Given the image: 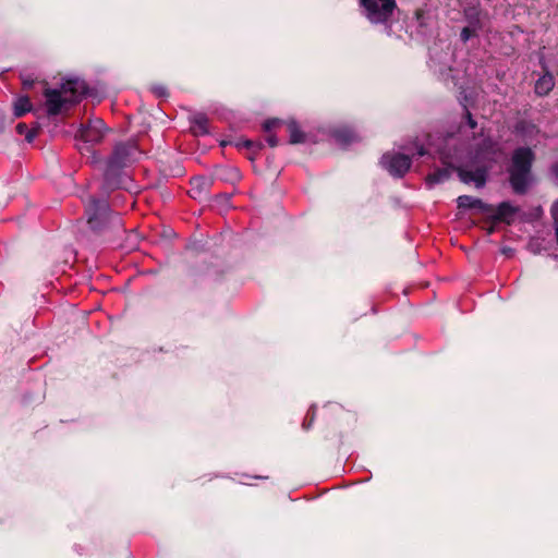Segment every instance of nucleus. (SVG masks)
Segmentation results:
<instances>
[{
  "label": "nucleus",
  "mask_w": 558,
  "mask_h": 558,
  "mask_svg": "<svg viewBox=\"0 0 558 558\" xmlns=\"http://www.w3.org/2000/svg\"><path fill=\"white\" fill-rule=\"evenodd\" d=\"M87 223L94 231H100L105 222L110 218V210L105 199L90 197L87 206Z\"/></svg>",
  "instance_id": "3"
},
{
  "label": "nucleus",
  "mask_w": 558,
  "mask_h": 558,
  "mask_svg": "<svg viewBox=\"0 0 558 558\" xmlns=\"http://www.w3.org/2000/svg\"><path fill=\"white\" fill-rule=\"evenodd\" d=\"M489 154L490 153L487 151V150H485V151L481 150V151L477 153L476 158L477 159H488L489 158Z\"/></svg>",
  "instance_id": "21"
},
{
  "label": "nucleus",
  "mask_w": 558,
  "mask_h": 558,
  "mask_svg": "<svg viewBox=\"0 0 558 558\" xmlns=\"http://www.w3.org/2000/svg\"><path fill=\"white\" fill-rule=\"evenodd\" d=\"M458 174L462 182L474 183L476 187H482L486 181V169L485 168H477L474 171L459 168Z\"/></svg>",
  "instance_id": "7"
},
{
  "label": "nucleus",
  "mask_w": 558,
  "mask_h": 558,
  "mask_svg": "<svg viewBox=\"0 0 558 558\" xmlns=\"http://www.w3.org/2000/svg\"><path fill=\"white\" fill-rule=\"evenodd\" d=\"M333 136L341 145H347L355 140V135L349 130H338L333 133Z\"/></svg>",
  "instance_id": "16"
},
{
  "label": "nucleus",
  "mask_w": 558,
  "mask_h": 558,
  "mask_svg": "<svg viewBox=\"0 0 558 558\" xmlns=\"http://www.w3.org/2000/svg\"><path fill=\"white\" fill-rule=\"evenodd\" d=\"M533 158L530 148H519L513 154L510 182L517 193H523L527 186Z\"/></svg>",
  "instance_id": "2"
},
{
  "label": "nucleus",
  "mask_w": 558,
  "mask_h": 558,
  "mask_svg": "<svg viewBox=\"0 0 558 558\" xmlns=\"http://www.w3.org/2000/svg\"><path fill=\"white\" fill-rule=\"evenodd\" d=\"M107 129L105 128V123L101 119H93L88 122V124L82 128L80 134L81 137L86 143L97 144L102 141Z\"/></svg>",
  "instance_id": "6"
},
{
  "label": "nucleus",
  "mask_w": 558,
  "mask_h": 558,
  "mask_svg": "<svg viewBox=\"0 0 558 558\" xmlns=\"http://www.w3.org/2000/svg\"><path fill=\"white\" fill-rule=\"evenodd\" d=\"M458 206L460 208H474L477 207L483 211L487 210V207L483 204V202L478 198H474L472 196L462 195L458 198Z\"/></svg>",
  "instance_id": "12"
},
{
  "label": "nucleus",
  "mask_w": 558,
  "mask_h": 558,
  "mask_svg": "<svg viewBox=\"0 0 558 558\" xmlns=\"http://www.w3.org/2000/svg\"><path fill=\"white\" fill-rule=\"evenodd\" d=\"M192 183V196L196 197L203 192H206L210 185V181L206 178L198 177L191 181Z\"/></svg>",
  "instance_id": "14"
},
{
  "label": "nucleus",
  "mask_w": 558,
  "mask_h": 558,
  "mask_svg": "<svg viewBox=\"0 0 558 558\" xmlns=\"http://www.w3.org/2000/svg\"><path fill=\"white\" fill-rule=\"evenodd\" d=\"M32 110H33V106L27 96H21L15 100V102H14V116L15 117H22L26 112H29Z\"/></svg>",
  "instance_id": "13"
},
{
  "label": "nucleus",
  "mask_w": 558,
  "mask_h": 558,
  "mask_svg": "<svg viewBox=\"0 0 558 558\" xmlns=\"http://www.w3.org/2000/svg\"><path fill=\"white\" fill-rule=\"evenodd\" d=\"M554 87V77L550 74L541 76L535 83L536 94L543 96L547 95Z\"/></svg>",
  "instance_id": "11"
},
{
  "label": "nucleus",
  "mask_w": 558,
  "mask_h": 558,
  "mask_svg": "<svg viewBox=\"0 0 558 558\" xmlns=\"http://www.w3.org/2000/svg\"><path fill=\"white\" fill-rule=\"evenodd\" d=\"M363 14L372 23L385 22L393 12L396 2H361Z\"/></svg>",
  "instance_id": "5"
},
{
  "label": "nucleus",
  "mask_w": 558,
  "mask_h": 558,
  "mask_svg": "<svg viewBox=\"0 0 558 558\" xmlns=\"http://www.w3.org/2000/svg\"><path fill=\"white\" fill-rule=\"evenodd\" d=\"M112 220H113L114 222H117V223H119V222H120V220H119V218H118V217H113V218H112Z\"/></svg>",
  "instance_id": "30"
},
{
  "label": "nucleus",
  "mask_w": 558,
  "mask_h": 558,
  "mask_svg": "<svg viewBox=\"0 0 558 558\" xmlns=\"http://www.w3.org/2000/svg\"><path fill=\"white\" fill-rule=\"evenodd\" d=\"M252 142L251 141H243V142H238L236 143V146L238 147H241V146H245V147H251L252 146Z\"/></svg>",
  "instance_id": "22"
},
{
  "label": "nucleus",
  "mask_w": 558,
  "mask_h": 558,
  "mask_svg": "<svg viewBox=\"0 0 558 558\" xmlns=\"http://www.w3.org/2000/svg\"><path fill=\"white\" fill-rule=\"evenodd\" d=\"M281 123H282V121L279 120V119H271V120H267L264 123L263 128H264V130L266 132H269L272 128H275V126H277V125L281 124Z\"/></svg>",
  "instance_id": "19"
},
{
  "label": "nucleus",
  "mask_w": 558,
  "mask_h": 558,
  "mask_svg": "<svg viewBox=\"0 0 558 558\" xmlns=\"http://www.w3.org/2000/svg\"><path fill=\"white\" fill-rule=\"evenodd\" d=\"M450 175V171L448 169L437 170L436 172L429 174L427 177L428 184H436L446 181Z\"/></svg>",
  "instance_id": "18"
},
{
  "label": "nucleus",
  "mask_w": 558,
  "mask_h": 558,
  "mask_svg": "<svg viewBox=\"0 0 558 558\" xmlns=\"http://www.w3.org/2000/svg\"><path fill=\"white\" fill-rule=\"evenodd\" d=\"M34 81L33 80H23V85L24 87L28 88L33 85Z\"/></svg>",
  "instance_id": "25"
},
{
  "label": "nucleus",
  "mask_w": 558,
  "mask_h": 558,
  "mask_svg": "<svg viewBox=\"0 0 558 558\" xmlns=\"http://www.w3.org/2000/svg\"><path fill=\"white\" fill-rule=\"evenodd\" d=\"M484 144H485L486 149H493V147H494V144L492 141H485Z\"/></svg>",
  "instance_id": "27"
},
{
  "label": "nucleus",
  "mask_w": 558,
  "mask_h": 558,
  "mask_svg": "<svg viewBox=\"0 0 558 558\" xmlns=\"http://www.w3.org/2000/svg\"><path fill=\"white\" fill-rule=\"evenodd\" d=\"M424 154H425L424 149H423V148H421V149L418 150V155L423 156Z\"/></svg>",
  "instance_id": "29"
},
{
  "label": "nucleus",
  "mask_w": 558,
  "mask_h": 558,
  "mask_svg": "<svg viewBox=\"0 0 558 558\" xmlns=\"http://www.w3.org/2000/svg\"><path fill=\"white\" fill-rule=\"evenodd\" d=\"M266 140L271 147H276L278 145V138L275 135H268Z\"/></svg>",
  "instance_id": "20"
},
{
  "label": "nucleus",
  "mask_w": 558,
  "mask_h": 558,
  "mask_svg": "<svg viewBox=\"0 0 558 558\" xmlns=\"http://www.w3.org/2000/svg\"><path fill=\"white\" fill-rule=\"evenodd\" d=\"M380 163L391 175L403 177L411 167V159L408 155L390 151L381 157Z\"/></svg>",
  "instance_id": "4"
},
{
  "label": "nucleus",
  "mask_w": 558,
  "mask_h": 558,
  "mask_svg": "<svg viewBox=\"0 0 558 558\" xmlns=\"http://www.w3.org/2000/svg\"><path fill=\"white\" fill-rule=\"evenodd\" d=\"M191 130L194 135H205L208 133V119L205 114L196 113L191 119Z\"/></svg>",
  "instance_id": "9"
},
{
  "label": "nucleus",
  "mask_w": 558,
  "mask_h": 558,
  "mask_svg": "<svg viewBox=\"0 0 558 558\" xmlns=\"http://www.w3.org/2000/svg\"><path fill=\"white\" fill-rule=\"evenodd\" d=\"M16 130L20 134H23L26 131V125L24 123H20L16 125Z\"/></svg>",
  "instance_id": "23"
},
{
  "label": "nucleus",
  "mask_w": 558,
  "mask_h": 558,
  "mask_svg": "<svg viewBox=\"0 0 558 558\" xmlns=\"http://www.w3.org/2000/svg\"><path fill=\"white\" fill-rule=\"evenodd\" d=\"M515 213V208L508 202H504L498 205L495 214V218L499 220H505L508 217L512 216Z\"/></svg>",
  "instance_id": "15"
},
{
  "label": "nucleus",
  "mask_w": 558,
  "mask_h": 558,
  "mask_svg": "<svg viewBox=\"0 0 558 558\" xmlns=\"http://www.w3.org/2000/svg\"><path fill=\"white\" fill-rule=\"evenodd\" d=\"M155 93L159 96L166 95V88L165 87H156Z\"/></svg>",
  "instance_id": "24"
},
{
  "label": "nucleus",
  "mask_w": 558,
  "mask_h": 558,
  "mask_svg": "<svg viewBox=\"0 0 558 558\" xmlns=\"http://www.w3.org/2000/svg\"><path fill=\"white\" fill-rule=\"evenodd\" d=\"M554 172L556 177L558 178V162L554 166Z\"/></svg>",
  "instance_id": "28"
},
{
  "label": "nucleus",
  "mask_w": 558,
  "mask_h": 558,
  "mask_svg": "<svg viewBox=\"0 0 558 558\" xmlns=\"http://www.w3.org/2000/svg\"><path fill=\"white\" fill-rule=\"evenodd\" d=\"M134 147L126 144H121L116 147L114 154L110 159V165L112 167H119L124 161L129 160L132 156Z\"/></svg>",
  "instance_id": "8"
},
{
  "label": "nucleus",
  "mask_w": 558,
  "mask_h": 558,
  "mask_svg": "<svg viewBox=\"0 0 558 558\" xmlns=\"http://www.w3.org/2000/svg\"><path fill=\"white\" fill-rule=\"evenodd\" d=\"M288 131L290 134V144H301L304 143L306 140V135L301 129L299 128L298 123L294 120H289L287 122Z\"/></svg>",
  "instance_id": "10"
},
{
  "label": "nucleus",
  "mask_w": 558,
  "mask_h": 558,
  "mask_svg": "<svg viewBox=\"0 0 558 558\" xmlns=\"http://www.w3.org/2000/svg\"><path fill=\"white\" fill-rule=\"evenodd\" d=\"M480 19L476 21H470L469 26H465L461 32V39L463 41H468L472 36L476 34L477 28L480 27Z\"/></svg>",
  "instance_id": "17"
},
{
  "label": "nucleus",
  "mask_w": 558,
  "mask_h": 558,
  "mask_svg": "<svg viewBox=\"0 0 558 558\" xmlns=\"http://www.w3.org/2000/svg\"><path fill=\"white\" fill-rule=\"evenodd\" d=\"M86 90L85 83L81 80H68L60 89L46 88L45 107L49 116H57L62 112L68 104L75 102Z\"/></svg>",
  "instance_id": "1"
},
{
  "label": "nucleus",
  "mask_w": 558,
  "mask_h": 558,
  "mask_svg": "<svg viewBox=\"0 0 558 558\" xmlns=\"http://www.w3.org/2000/svg\"><path fill=\"white\" fill-rule=\"evenodd\" d=\"M34 137H35V133L34 132H27V134H26V141L27 142H32Z\"/></svg>",
  "instance_id": "26"
}]
</instances>
